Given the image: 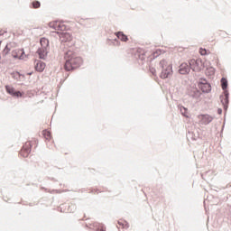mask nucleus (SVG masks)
<instances>
[{
    "instance_id": "obj_1",
    "label": "nucleus",
    "mask_w": 231,
    "mask_h": 231,
    "mask_svg": "<svg viewBox=\"0 0 231 231\" xmlns=\"http://www.w3.org/2000/svg\"><path fill=\"white\" fill-rule=\"evenodd\" d=\"M64 59L66 60L64 64L65 71H73V69H77L82 64V58L79 57L77 52L71 50L65 53Z\"/></svg>"
},
{
    "instance_id": "obj_2",
    "label": "nucleus",
    "mask_w": 231,
    "mask_h": 231,
    "mask_svg": "<svg viewBox=\"0 0 231 231\" xmlns=\"http://www.w3.org/2000/svg\"><path fill=\"white\" fill-rule=\"evenodd\" d=\"M160 66L162 68L161 79H169L172 75V65L169 64L168 60H162L160 62Z\"/></svg>"
},
{
    "instance_id": "obj_3",
    "label": "nucleus",
    "mask_w": 231,
    "mask_h": 231,
    "mask_svg": "<svg viewBox=\"0 0 231 231\" xmlns=\"http://www.w3.org/2000/svg\"><path fill=\"white\" fill-rule=\"evenodd\" d=\"M189 68L192 69V71H196L199 73V71H201L202 69H205V62H203V60L197 59V60H190L189 61Z\"/></svg>"
},
{
    "instance_id": "obj_4",
    "label": "nucleus",
    "mask_w": 231,
    "mask_h": 231,
    "mask_svg": "<svg viewBox=\"0 0 231 231\" xmlns=\"http://www.w3.org/2000/svg\"><path fill=\"white\" fill-rule=\"evenodd\" d=\"M32 143H37V140L34 139L32 141H29L24 143V145L20 151V156H22V158H28V156H30V153L32 152Z\"/></svg>"
},
{
    "instance_id": "obj_5",
    "label": "nucleus",
    "mask_w": 231,
    "mask_h": 231,
    "mask_svg": "<svg viewBox=\"0 0 231 231\" xmlns=\"http://www.w3.org/2000/svg\"><path fill=\"white\" fill-rule=\"evenodd\" d=\"M49 26L51 28H53V30H57L58 32H65L67 30V26L64 23V22L56 21V22H51L49 23Z\"/></svg>"
},
{
    "instance_id": "obj_6",
    "label": "nucleus",
    "mask_w": 231,
    "mask_h": 231,
    "mask_svg": "<svg viewBox=\"0 0 231 231\" xmlns=\"http://www.w3.org/2000/svg\"><path fill=\"white\" fill-rule=\"evenodd\" d=\"M198 118L199 120V124H202V125H208V124L214 120V117L209 115H199Z\"/></svg>"
},
{
    "instance_id": "obj_7",
    "label": "nucleus",
    "mask_w": 231,
    "mask_h": 231,
    "mask_svg": "<svg viewBox=\"0 0 231 231\" xmlns=\"http://www.w3.org/2000/svg\"><path fill=\"white\" fill-rule=\"evenodd\" d=\"M199 88L201 89L202 93H210L212 87L210 84L207 83V80H203L199 83Z\"/></svg>"
},
{
    "instance_id": "obj_8",
    "label": "nucleus",
    "mask_w": 231,
    "mask_h": 231,
    "mask_svg": "<svg viewBox=\"0 0 231 231\" xmlns=\"http://www.w3.org/2000/svg\"><path fill=\"white\" fill-rule=\"evenodd\" d=\"M5 91L9 94L12 95V97H16L17 98H19V97H23V94L21 93V91H15V88H14V87L12 86H5Z\"/></svg>"
},
{
    "instance_id": "obj_9",
    "label": "nucleus",
    "mask_w": 231,
    "mask_h": 231,
    "mask_svg": "<svg viewBox=\"0 0 231 231\" xmlns=\"http://www.w3.org/2000/svg\"><path fill=\"white\" fill-rule=\"evenodd\" d=\"M179 73H180V75H187L190 73V66L187 63H182L180 66Z\"/></svg>"
},
{
    "instance_id": "obj_10",
    "label": "nucleus",
    "mask_w": 231,
    "mask_h": 231,
    "mask_svg": "<svg viewBox=\"0 0 231 231\" xmlns=\"http://www.w3.org/2000/svg\"><path fill=\"white\" fill-rule=\"evenodd\" d=\"M35 69L36 71H39V73H42V71L46 69V63L41 60H35Z\"/></svg>"
},
{
    "instance_id": "obj_11",
    "label": "nucleus",
    "mask_w": 231,
    "mask_h": 231,
    "mask_svg": "<svg viewBox=\"0 0 231 231\" xmlns=\"http://www.w3.org/2000/svg\"><path fill=\"white\" fill-rule=\"evenodd\" d=\"M61 42H70L73 41V36H71L69 32H63L60 36Z\"/></svg>"
},
{
    "instance_id": "obj_12",
    "label": "nucleus",
    "mask_w": 231,
    "mask_h": 231,
    "mask_svg": "<svg viewBox=\"0 0 231 231\" xmlns=\"http://www.w3.org/2000/svg\"><path fill=\"white\" fill-rule=\"evenodd\" d=\"M13 57L14 59H24L26 54H24V50H16L13 51Z\"/></svg>"
},
{
    "instance_id": "obj_13",
    "label": "nucleus",
    "mask_w": 231,
    "mask_h": 231,
    "mask_svg": "<svg viewBox=\"0 0 231 231\" xmlns=\"http://www.w3.org/2000/svg\"><path fill=\"white\" fill-rule=\"evenodd\" d=\"M220 100L225 107V109H226V107L228 106V91H225L224 92V96L220 97Z\"/></svg>"
},
{
    "instance_id": "obj_14",
    "label": "nucleus",
    "mask_w": 231,
    "mask_h": 231,
    "mask_svg": "<svg viewBox=\"0 0 231 231\" xmlns=\"http://www.w3.org/2000/svg\"><path fill=\"white\" fill-rule=\"evenodd\" d=\"M37 53L40 59H46V55H48V49L42 47L37 51Z\"/></svg>"
},
{
    "instance_id": "obj_15",
    "label": "nucleus",
    "mask_w": 231,
    "mask_h": 231,
    "mask_svg": "<svg viewBox=\"0 0 231 231\" xmlns=\"http://www.w3.org/2000/svg\"><path fill=\"white\" fill-rule=\"evenodd\" d=\"M117 225V228H129V224L124 219H119Z\"/></svg>"
},
{
    "instance_id": "obj_16",
    "label": "nucleus",
    "mask_w": 231,
    "mask_h": 231,
    "mask_svg": "<svg viewBox=\"0 0 231 231\" xmlns=\"http://www.w3.org/2000/svg\"><path fill=\"white\" fill-rule=\"evenodd\" d=\"M116 35L117 39H119L123 42H127V41H128L127 35L124 34V32H116Z\"/></svg>"
},
{
    "instance_id": "obj_17",
    "label": "nucleus",
    "mask_w": 231,
    "mask_h": 231,
    "mask_svg": "<svg viewBox=\"0 0 231 231\" xmlns=\"http://www.w3.org/2000/svg\"><path fill=\"white\" fill-rule=\"evenodd\" d=\"M40 44L42 48L48 49V46H50V42L46 38H42L40 41Z\"/></svg>"
},
{
    "instance_id": "obj_18",
    "label": "nucleus",
    "mask_w": 231,
    "mask_h": 231,
    "mask_svg": "<svg viewBox=\"0 0 231 231\" xmlns=\"http://www.w3.org/2000/svg\"><path fill=\"white\" fill-rule=\"evenodd\" d=\"M10 50H12V48L10 47V43H8L5 45V47L2 51L3 57H6L8 53H10Z\"/></svg>"
},
{
    "instance_id": "obj_19",
    "label": "nucleus",
    "mask_w": 231,
    "mask_h": 231,
    "mask_svg": "<svg viewBox=\"0 0 231 231\" xmlns=\"http://www.w3.org/2000/svg\"><path fill=\"white\" fill-rule=\"evenodd\" d=\"M42 135L47 140V142H50L51 140V133L48 130H43L42 131Z\"/></svg>"
},
{
    "instance_id": "obj_20",
    "label": "nucleus",
    "mask_w": 231,
    "mask_h": 231,
    "mask_svg": "<svg viewBox=\"0 0 231 231\" xmlns=\"http://www.w3.org/2000/svg\"><path fill=\"white\" fill-rule=\"evenodd\" d=\"M11 75L15 80H23V79H24V76L21 75L19 72H13Z\"/></svg>"
},
{
    "instance_id": "obj_21",
    "label": "nucleus",
    "mask_w": 231,
    "mask_h": 231,
    "mask_svg": "<svg viewBox=\"0 0 231 231\" xmlns=\"http://www.w3.org/2000/svg\"><path fill=\"white\" fill-rule=\"evenodd\" d=\"M180 113L183 115V116L189 118V110L185 106L180 107Z\"/></svg>"
},
{
    "instance_id": "obj_22",
    "label": "nucleus",
    "mask_w": 231,
    "mask_h": 231,
    "mask_svg": "<svg viewBox=\"0 0 231 231\" xmlns=\"http://www.w3.org/2000/svg\"><path fill=\"white\" fill-rule=\"evenodd\" d=\"M221 86H222V89H226V88H228V81L226 80V79L222 78L221 79Z\"/></svg>"
},
{
    "instance_id": "obj_23",
    "label": "nucleus",
    "mask_w": 231,
    "mask_h": 231,
    "mask_svg": "<svg viewBox=\"0 0 231 231\" xmlns=\"http://www.w3.org/2000/svg\"><path fill=\"white\" fill-rule=\"evenodd\" d=\"M162 50H156V51H153V53H152L153 59H156L157 57H160V55H162Z\"/></svg>"
},
{
    "instance_id": "obj_24",
    "label": "nucleus",
    "mask_w": 231,
    "mask_h": 231,
    "mask_svg": "<svg viewBox=\"0 0 231 231\" xmlns=\"http://www.w3.org/2000/svg\"><path fill=\"white\" fill-rule=\"evenodd\" d=\"M32 5V8H41V2L39 1H33Z\"/></svg>"
},
{
    "instance_id": "obj_25",
    "label": "nucleus",
    "mask_w": 231,
    "mask_h": 231,
    "mask_svg": "<svg viewBox=\"0 0 231 231\" xmlns=\"http://www.w3.org/2000/svg\"><path fill=\"white\" fill-rule=\"evenodd\" d=\"M199 53L201 55H208V51H207V49L200 48L199 49Z\"/></svg>"
},
{
    "instance_id": "obj_26",
    "label": "nucleus",
    "mask_w": 231,
    "mask_h": 231,
    "mask_svg": "<svg viewBox=\"0 0 231 231\" xmlns=\"http://www.w3.org/2000/svg\"><path fill=\"white\" fill-rule=\"evenodd\" d=\"M99 231H106V227L104 226H100Z\"/></svg>"
},
{
    "instance_id": "obj_27",
    "label": "nucleus",
    "mask_w": 231,
    "mask_h": 231,
    "mask_svg": "<svg viewBox=\"0 0 231 231\" xmlns=\"http://www.w3.org/2000/svg\"><path fill=\"white\" fill-rule=\"evenodd\" d=\"M0 35H5V31H0Z\"/></svg>"
},
{
    "instance_id": "obj_28",
    "label": "nucleus",
    "mask_w": 231,
    "mask_h": 231,
    "mask_svg": "<svg viewBox=\"0 0 231 231\" xmlns=\"http://www.w3.org/2000/svg\"><path fill=\"white\" fill-rule=\"evenodd\" d=\"M1 43H2V42H0V47H1ZM0 60H1V56H0Z\"/></svg>"
}]
</instances>
